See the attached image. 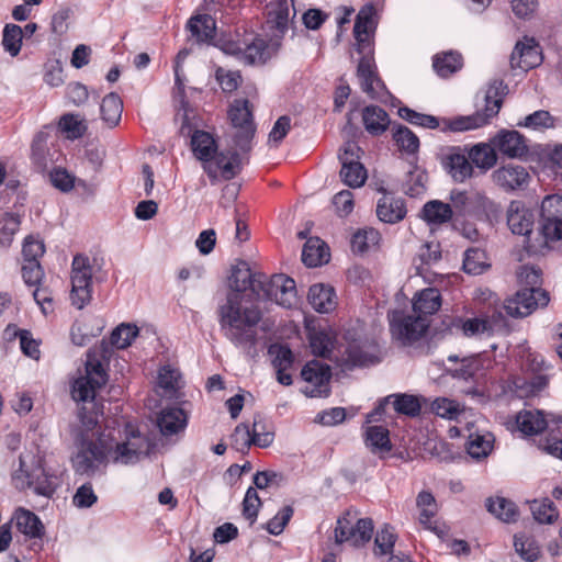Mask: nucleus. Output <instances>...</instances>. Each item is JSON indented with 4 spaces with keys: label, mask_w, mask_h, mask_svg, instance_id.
Here are the masks:
<instances>
[{
    "label": "nucleus",
    "mask_w": 562,
    "mask_h": 562,
    "mask_svg": "<svg viewBox=\"0 0 562 562\" xmlns=\"http://www.w3.org/2000/svg\"><path fill=\"white\" fill-rule=\"evenodd\" d=\"M393 139L400 149L407 154H415L419 148V138L411 131L407 126L402 124H395L392 128Z\"/></svg>",
    "instance_id": "obj_44"
},
{
    "label": "nucleus",
    "mask_w": 562,
    "mask_h": 562,
    "mask_svg": "<svg viewBox=\"0 0 562 562\" xmlns=\"http://www.w3.org/2000/svg\"><path fill=\"white\" fill-rule=\"evenodd\" d=\"M15 520L19 531L25 536L41 538L44 535V526L34 513L20 508L15 512Z\"/></svg>",
    "instance_id": "obj_38"
},
{
    "label": "nucleus",
    "mask_w": 562,
    "mask_h": 562,
    "mask_svg": "<svg viewBox=\"0 0 562 562\" xmlns=\"http://www.w3.org/2000/svg\"><path fill=\"white\" fill-rule=\"evenodd\" d=\"M397 535L392 526L384 524L375 533L374 554L382 557L393 552Z\"/></svg>",
    "instance_id": "obj_45"
},
{
    "label": "nucleus",
    "mask_w": 562,
    "mask_h": 562,
    "mask_svg": "<svg viewBox=\"0 0 562 562\" xmlns=\"http://www.w3.org/2000/svg\"><path fill=\"white\" fill-rule=\"evenodd\" d=\"M348 513L339 517L335 528V542H350L355 547H361L372 538L374 525L371 518H359L356 522Z\"/></svg>",
    "instance_id": "obj_12"
},
{
    "label": "nucleus",
    "mask_w": 562,
    "mask_h": 562,
    "mask_svg": "<svg viewBox=\"0 0 562 562\" xmlns=\"http://www.w3.org/2000/svg\"><path fill=\"white\" fill-rule=\"evenodd\" d=\"M491 90H488L485 97V108L483 112H476L468 116H458L453 120L445 121L443 131L449 130L451 132H464L470 130L479 128L488 123V121L498 114L502 100L491 98Z\"/></svg>",
    "instance_id": "obj_16"
},
{
    "label": "nucleus",
    "mask_w": 562,
    "mask_h": 562,
    "mask_svg": "<svg viewBox=\"0 0 562 562\" xmlns=\"http://www.w3.org/2000/svg\"><path fill=\"white\" fill-rule=\"evenodd\" d=\"M450 200L459 214L471 213L474 211L475 206L481 207L484 211L496 212L498 210V205L494 201L479 191L465 192L452 190L450 193Z\"/></svg>",
    "instance_id": "obj_21"
},
{
    "label": "nucleus",
    "mask_w": 562,
    "mask_h": 562,
    "mask_svg": "<svg viewBox=\"0 0 562 562\" xmlns=\"http://www.w3.org/2000/svg\"><path fill=\"white\" fill-rule=\"evenodd\" d=\"M367 177V170L361 162H348L340 169L341 181L350 188L362 187Z\"/></svg>",
    "instance_id": "obj_47"
},
{
    "label": "nucleus",
    "mask_w": 562,
    "mask_h": 562,
    "mask_svg": "<svg viewBox=\"0 0 562 562\" xmlns=\"http://www.w3.org/2000/svg\"><path fill=\"white\" fill-rule=\"evenodd\" d=\"M19 215L0 211V246L8 247L20 226Z\"/></svg>",
    "instance_id": "obj_54"
},
{
    "label": "nucleus",
    "mask_w": 562,
    "mask_h": 562,
    "mask_svg": "<svg viewBox=\"0 0 562 562\" xmlns=\"http://www.w3.org/2000/svg\"><path fill=\"white\" fill-rule=\"evenodd\" d=\"M134 424H81L77 429L79 451L72 458L76 473L92 476L108 458L133 464L153 447V439L134 429Z\"/></svg>",
    "instance_id": "obj_1"
},
{
    "label": "nucleus",
    "mask_w": 562,
    "mask_h": 562,
    "mask_svg": "<svg viewBox=\"0 0 562 562\" xmlns=\"http://www.w3.org/2000/svg\"><path fill=\"white\" fill-rule=\"evenodd\" d=\"M516 392L520 397L538 394L548 385L546 375H535L530 380L516 378L513 382Z\"/></svg>",
    "instance_id": "obj_51"
},
{
    "label": "nucleus",
    "mask_w": 562,
    "mask_h": 562,
    "mask_svg": "<svg viewBox=\"0 0 562 562\" xmlns=\"http://www.w3.org/2000/svg\"><path fill=\"white\" fill-rule=\"evenodd\" d=\"M422 213L427 223L439 225L450 221L453 211L449 204L432 200L424 205Z\"/></svg>",
    "instance_id": "obj_41"
},
{
    "label": "nucleus",
    "mask_w": 562,
    "mask_h": 562,
    "mask_svg": "<svg viewBox=\"0 0 562 562\" xmlns=\"http://www.w3.org/2000/svg\"><path fill=\"white\" fill-rule=\"evenodd\" d=\"M187 29L196 43L210 44L215 37L216 22L210 14H198L190 18Z\"/></svg>",
    "instance_id": "obj_28"
},
{
    "label": "nucleus",
    "mask_w": 562,
    "mask_h": 562,
    "mask_svg": "<svg viewBox=\"0 0 562 562\" xmlns=\"http://www.w3.org/2000/svg\"><path fill=\"white\" fill-rule=\"evenodd\" d=\"M398 115L411 124L435 130L439 126V120L429 114L418 113L407 106L398 109Z\"/></svg>",
    "instance_id": "obj_58"
},
{
    "label": "nucleus",
    "mask_w": 562,
    "mask_h": 562,
    "mask_svg": "<svg viewBox=\"0 0 562 562\" xmlns=\"http://www.w3.org/2000/svg\"><path fill=\"white\" fill-rule=\"evenodd\" d=\"M469 158L471 164L481 169L487 170L497 161L496 149L492 144H477L470 149Z\"/></svg>",
    "instance_id": "obj_43"
},
{
    "label": "nucleus",
    "mask_w": 562,
    "mask_h": 562,
    "mask_svg": "<svg viewBox=\"0 0 562 562\" xmlns=\"http://www.w3.org/2000/svg\"><path fill=\"white\" fill-rule=\"evenodd\" d=\"M392 336L403 345L420 339L429 327V319L417 313L392 311L387 314Z\"/></svg>",
    "instance_id": "obj_5"
},
{
    "label": "nucleus",
    "mask_w": 562,
    "mask_h": 562,
    "mask_svg": "<svg viewBox=\"0 0 562 562\" xmlns=\"http://www.w3.org/2000/svg\"><path fill=\"white\" fill-rule=\"evenodd\" d=\"M493 182L505 192L525 190L530 181V175L524 166L508 164L493 171Z\"/></svg>",
    "instance_id": "obj_19"
},
{
    "label": "nucleus",
    "mask_w": 562,
    "mask_h": 562,
    "mask_svg": "<svg viewBox=\"0 0 562 562\" xmlns=\"http://www.w3.org/2000/svg\"><path fill=\"white\" fill-rule=\"evenodd\" d=\"M451 328L461 330L467 337H476L484 334L491 335L493 331L492 323L486 318H462L456 317L451 322Z\"/></svg>",
    "instance_id": "obj_37"
},
{
    "label": "nucleus",
    "mask_w": 562,
    "mask_h": 562,
    "mask_svg": "<svg viewBox=\"0 0 562 562\" xmlns=\"http://www.w3.org/2000/svg\"><path fill=\"white\" fill-rule=\"evenodd\" d=\"M153 429H148V424H134V429L139 431L143 436H146L153 439L154 445L146 453H142L140 456L148 454L153 449H155L158 445V441L162 438H170L172 436H178L184 431L187 424H151Z\"/></svg>",
    "instance_id": "obj_29"
},
{
    "label": "nucleus",
    "mask_w": 562,
    "mask_h": 562,
    "mask_svg": "<svg viewBox=\"0 0 562 562\" xmlns=\"http://www.w3.org/2000/svg\"><path fill=\"white\" fill-rule=\"evenodd\" d=\"M495 436L490 431H471L465 442L468 456L475 462L485 461L494 450Z\"/></svg>",
    "instance_id": "obj_26"
},
{
    "label": "nucleus",
    "mask_w": 562,
    "mask_h": 562,
    "mask_svg": "<svg viewBox=\"0 0 562 562\" xmlns=\"http://www.w3.org/2000/svg\"><path fill=\"white\" fill-rule=\"evenodd\" d=\"M336 338L330 331L318 330L310 335V346L312 352L322 358L331 359L335 349Z\"/></svg>",
    "instance_id": "obj_40"
},
{
    "label": "nucleus",
    "mask_w": 562,
    "mask_h": 562,
    "mask_svg": "<svg viewBox=\"0 0 562 562\" xmlns=\"http://www.w3.org/2000/svg\"><path fill=\"white\" fill-rule=\"evenodd\" d=\"M542 61V56L539 45L533 38L525 37L516 44L512 56L510 63L513 67H519L528 70L539 66Z\"/></svg>",
    "instance_id": "obj_24"
},
{
    "label": "nucleus",
    "mask_w": 562,
    "mask_h": 562,
    "mask_svg": "<svg viewBox=\"0 0 562 562\" xmlns=\"http://www.w3.org/2000/svg\"><path fill=\"white\" fill-rule=\"evenodd\" d=\"M263 284L265 274L252 273L246 261H239L228 278L226 302L220 307V324L224 336L251 358L258 355L256 326L261 319V312L248 303L261 297Z\"/></svg>",
    "instance_id": "obj_2"
},
{
    "label": "nucleus",
    "mask_w": 562,
    "mask_h": 562,
    "mask_svg": "<svg viewBox=\"0 0 562 562\" xmlns=\"http://www.w3.org/2000/svg\"><path fill=\"white\" fill-rule=\"evenodd\" d=\"M139 329L134 324L122 323L113 329L110 336V342L112 346L119 349H125L133 340L138 336Z\"/></svg>",
    "instance_id": "obj_46"
},
{
    "label": "nucleus",
    "mask_w": 562,
    "mask_h": 562,
    "mask_svg": "<svg viewBox=\"0 0 562 562\" xmlns=\"http://www.w3.org/2000/svg\"><path fill=\"white\" fill-rule=\"evenodd\" d=\"M530 509L533 518L540 524H552L559 517L558 509L549 498H544L543 501H533Z\"/></svg>",
    "instance_id": "obj_52"
},
{
    "label": "nucleus",
    "mask_w": 562,
    "mask_h": 562,
    "mask_svg": "<svg viewBox=\"0 0 562 562\" xmlns=\"http://www.w3.org/2000/svg\"><path fill=\"white\" fill-rule=\"evenodd\" d=\"M426 175L423 170L414 167L406 175V180L403 183V190L406 194L415 196L420 194L425 189Z\"/></svg>",
    "instance_id": "obj_64"
},
{
    "label": "nucleus",
    "mask_w": 562,
    "mask_h": 562,
    "mask_svg": "<svg viewBox=\"0 0 562 562\" xmlns=\"http://www.w3.org/2000/svg\"><path fill=\"white\" fill-rule=\"evenodd\" d=\"M308 303L318 313H329L335 310L336 294L331 286L322 283L310 288L307 295Z\"/></svg>",
    "instance_id": "obj_30"
},
{
    "label": "nucleus",
    "mask_w": 562,
    "mask_h": 562,
    "mask_svg": "<svg viewBox=\"0 0 562 562\" xmlns=\"http://www.w3.org/2000/svg\"><path fill=\"white\" fill-rule=\"evenodd\" d=\"M362 439L366 448L379 459H385L393 449L390 430L383 425L367 426Z\"/></svg>",
    "instance_id": "obj_22"
},
{
    "label": "nucleus",
    "mask_w": 562,
    "mask_h": 562,
    "mask_svg": "<svg viewBox=\"0 0 562 562\" xmlns=\"http://www.w3.org/2000/svg\"><path fill=\"white\" fill-rule=\"evenodd\" d=\"M541 234L546 244L562 239V196L551 195L542 201Z\"/></svg>",
    "instance_id": "obj_15"
},
{
    "label": "nucleus",
    "mask_w": 562,
    "mask_h": 562,
    "mask_svg": "<svg viewBox=\"0 0 562 562\" xmlns=\"http://www.w3.org/2000/svg\"><path fill=\"white\" fill-rule=\"evenodd\" d=\"M305 383L303 393L310 397L327 396L330 392L331 369L319 360L308 361L301 371Z\"/></svg>",
    "instance_id": "obj_14"
},
{
    "label": "nucleus",
    "mask_w": 562,
    "mask_h": 562,
    "mask_svg": "<svg viewBox=\"0 0 562 562\" xmlns=\"http://www.w3.org/2000/svg\"><path fill=\"white\" fill-rule=\"evenodd\" d=\"M518 281L522 289L542 290V271L535 266H522L517 272Z\"/></svg>",
    "instance_id": "obj_63"
},
{
    "label": "nucleus",
    "mask_w": 562,
    "mask_h": 562,
    "mask_svg": "<svg viewBox=\"0 0 562 562\" xmlns=\"http://www.w3.org/2000/svg\"><path fill=\"white\" fill-rule=\"evenodd\" d=\"M441 258V251L439 244L435 243H426L424 244L418 251V259L420 260V265L417 266V273L423 276L424 271H426V267H429L436 262H438Z\"/></svg>",
    "instance_id": "obj_60"
},
{
    "label": "nucleus",
    "mask_w": 562,
    "mask_h": 562,
    "mask_svg": "<svg viewBox=\"0 0 562 562\" xmlns=\"http://www.w3.org/2000/svg\"><path fill=\"white\" fill-rule=\"evenodd\" d=\"M92 267L88 257L76 255L71 263V293L72 305L83 308L92 297Z\"/></svg>",
    "instance_id": "obj_9"
},
{
    "label": "nucleus",
    "mask_w": 562,
    "mask_h": 562,
    "mask_svg": "<svg viewBox=\"0 0 562 562\" xmlns=\"http://www.w3.org/2000/svg\"><path fill=\"white\" fill-rule=\"evenodd\" d=\"M380 234L373 228L359 229L352 235L351 248L353 252L363 254L379 243Z\"/></svg>",
    "instance_id": "obj_53"
},
{
    "label": "nucleus",
    "mask_w": 562,
    "mask_h": 562,
    "mask_svg": "<svg viewBox=\"0 0 562 562\" xmlns=\"http://www.w3.org/2000/svg\"><path fill=\"white\" fill-rule=\"evenodd\" d=\"M13 481L16 487L33 488L35 494L47 498L53 496L58 486L57 477L48 474L40 463L31 472L25 469V460L22 457H20V469L13 475Z\"/></svg>",
    "instance_id": "obj_10"
},
{
    "label": "nucleus",
    "mask_w": 562,
    "mask_h": 562,
    "mask_svg": "<svg viewBox=\"0 0 562 562\" xmlns=\"http://www.w3.org/2000/svg\"><path fill=\"white\" fill-rule=\"evenodd\" d=\"M487 510L504 522L516 521L518 510L515 503L504 497L488 498Z\"/></svg>",
    "instance_id": "obj_42"
},
{
    "label": "nucleus",
    "mask_w": 562,
    "mask_h": 562,
    "mask_svg": "<svg viewBox=\"0 0 562 562\" xmlns=\"http://www.w3.org/2000/svg\"><path fill=\"white\" fill-rule=\"evenodd\" d=\"M268 355L277 372V380L282 385L292 384V375L288 372L294 362L291 349L286 345L272 344L268 348Z\"/></svg>",
    "instance_id": "obj_25"
},
{
    "label": "nucleus",
    "mask_w": 562,
    "mask_h": 562,
    "mask_svg": "<svg viewBox=\"0 0 562 562\" xmlns=\"http://www.w3.org/2000/svg\"><path fill=\"white\" fill-rule=\"evenodd\" d=\"M485 254L479 248H470L464 252L463 270L469 274H480L485 268Z\"/></svg>",
    "instance_id": "obj_59"
},
{
    "label": "nucleus",
    "mask_w": 562,
    "mask_h": 562,
    "mask_svg": "<svg viewBox=\"0 0 562 562\" xmlns=\"http://www.w3.org/2000/svg\"><path fill=\"white\" fill-rule=\"evenodd\" d=\"M374 15V7L366 4L360 9L356 18L353 35L357 41V52L361 55L357 68V77L364 93L371 99L384 101L389 95V91L378 76L371 42V34L375 30Z\"/></svg>",
    "instance_id": "obj_3"
},
{
    "label": "nucleus",
    "mask_w": 562,
    "mask_h": 562,
    "mask_svg": "<svg viewBox=\"0 0 562 562\" xmlns=\"http://www.w3.org/2000/svg\"><path fill=\"white\" fill-rule=\"evenodd\" d=\"M22 27L16 24H7L3 30L2 45L11 56H16L22 46Z\"/></svg>",
    "instance_id": "obj_55"
},
{
    "label": "nucleus",
    "mask_w": 562,
    "mask_h": 562,
    "mask_svg": "<svg viewBox=\"0 0 562 562\" xmlns=\"http://www.w3.org/2000/svg\"><path fill=\"white\" fill-rule=\"evenodd\" d=\"M224 52L236 55L245 63L252 65L257 63H265L267 59V45L261 38L254 40L250 44L241 47L236 44H226Z\"/></svg>",
    "instance_id": "obj_27"
},
{
    "label": "nucleus",
    "mask_w": 562,
    "mask_h": 562,
    "mask_svg": "<svg viewBox=\"0 0 562 562\" xmlns=\"http://www.w3.org/2000/svg\"><path fill=\"white\" fill-rule=\"evenodd\" d=\"M406 209L404 201L390 195H383L376 204V215L384 223H396L404 218Z\"/></svg>",
    "instance_id": "obj_32"
},
{
    "label": "nucleus",
    "mask_w": 562,
    "mask_h": 562,
    "mask_svg": "<svg viewBox=\"0 0 562 562\" xmlns=\"http://www.w3.org/2000/svg\"><path fill=\"white\" fill-rule=\"evenodd\" d=\"M329 260V252L326 244L319 238H310L302 250V261L307 267H318Z\"/></svg>",
    "instance_id": "obj_35"
},
{
    "label": "nucleus",
    "mask_w": 562,
    "mask_h": 562,
    "mask_svg": "<svg viewBox=\"0 0 562 562\" xmlns=\"http://www.w3.org/2000/svg\"><path fill=\"white\" fill-rule=\"evenodd\" d=\"M346 355V362L350 367H364L376 362L375 357L364 350V347L359 342L349 344Z\"/></svg>",
    "instance_id": "obj_57"
},
{
    "label": "nucleus",
    "mask_w": 562,
    "mask_h": 562,
    "mask_svg": "<svg viewBox=\"0 0 562 562\" xmlns=\"http://www.w3.org/2000/svg\"><path fill=\"white\" fill-rule=\"evenodd\" d=\"M446 168L448 173L457 182H463L472 176L473 167L469 156L463 154H451L447 158Z\"/></svg>",
    "instance_id": "obj_39"
},
{
    "label": "nucleus",
    "mask_w": 562,
    "mask_h": 562,
    "mask_svg": "<svg viewBox=\"0 0 562 562\" xmlns=\"http://www.w3.org/2000/svg\"><path fill=\"white\" fill-rule=\"evenodd\" d=\"M428 406L430 407L431 413L440 418L449 420L458 418V415L461 412L459 403L447 397H438L431 403L429 402Z\"/></svg>",
    "instance_id": "obj_56"
},
{
    "label": "nucleus",
    "mask_w": 562,
    "mask_h": 562,
    "mask_svg": "<svg viewBox=\"0 0 562 562\" xmlns=\"http://www.w3.org/2000/svg\"><path fill=\"white\" fill-rule=\"evenodd\" d=\"M122 112L123 101L119 94L110 92L102 99L100 113L102 121L108 127L113 128L120 123Z\"/></svg>",
    "instance_id": "obj_36"
},
{
    "label": "nucleus",
    "mask_w": 562,
    "mask_h": 562,
    "mask_svg": "<svg viewBox=\"0 0 562 562\" xmlns=\"http://www.w3.org/2000/svg\"><path fill=\"white\" fill-rule=\"evenodd\" d=\"M549 301L550 296L546 290L520 289L505 301L504 308L512 317H526L538 307H546Z\"/></svg>",
    "instance_id": "obj_13"
},
{
    "label": "nucleus",
    "mask_w": 562,
    "mask_h": 562,
    "mask_svg": "<svg viewBox=\"0 0 562 562\" xmlns=\"http://www.w3.org/2000/svg\"><path fill=\"white\" fill-rule=\"evenodd\" d=\"M496 151L510 159H521L529 153L527 140L515 130H502L492 139Z\"/></svg>",
    "instance_id": "obj_20"
},
{
    "label": "nucleus",
    "mask_w": 562,
    "mask_h": 562,
    "mask_svg": "<svg viewBox=\"0 0 562 562\" xmlns=\"http://www.w3.org/2000/svg\"><path fill=\"white\" fill-rule=\"evenodd\" d=\"M260 299L274 301L283 307H291L296 301L294 280L282 274L274 276L270 280L266 277Z\"/></svg>",
    "instance_id": "obj_18"
},
{
    "label": "nucleus",
    "mask_w": 562,
    "mask_h": 562,
    "mask_svg": "<svg viewBox=\"0 0 562 562\" xmlns=\"http://www.w3.org/2000/svg\"><path fill=\"white\" fill-rule=\"evenodd\" d=\"M108 374L101 361L91 352L87 355L86 374L75 380L71 396L76 402L92 401L97 390L105 385Z\"/></svg>",
    "instance_id": "obj_6"
},
{
    "label": "nucleus",
    "mask_w": 562,
    "mask_h": 562,
    "mask_svg": "<svg viewBox=\"0 0 562 562\" xmlns=\"http://www.w3.org/2000/svg\"><path fill=\"white\" fill-rule=\"evenodd\" d=\"M482 368V363L480 358L476 356L462 358L460 361V366L453 370H451V374L454 378L462 379L468 381L470 379H474L475 375Z\"/></svg>",
    "instance_id": "obj_62"
},
{
    "label": "nucleus",
    "mask_w": 562,
    "mask_h": 562,
    "mask_svg": "<svg viewBox=\"0 0 562 562\" xmlns=\"http://www.w3.org/2000/svg\"><path fill=\"white\" fill-rule=\"evenodd\" d=\"M362 121L367 132L373 136L383 134L390 125L389 114L378 105L366 106Z\"/></svg>",
    "instance_id": "obj_34"
},
{
    "label": "nucleus",
    "mask_w": 562,
    "mask_h": 562,
    "mask_svg": "<svg viewBox=\"0 0 562 562\" xmlns=\"http://www.w3.org/2000/svg\"><path fill=\"white\" fill-rule=\"evenodd\" d=\"M232 447L244 452L251 446L269 447L274 440L270 424H238L231 436Z\"/></svg>",
    "instance_id": "obj_11"
},
{
    "label": "nucleus",
    "mask_w": 562,
    "mask_h": 562,
    "mask_svg": "<svg viewBox=\"0 0 562 562\" xmlns=\"http://www.w3.org/2000/svg\"><path fill=\"white\" fill-rule=\"evenodd\" d=\"M441 306V294L435 288H427L416 293L413 299V312L429 319Z\"/></svg>",
    "instance_id": "obj_31"
},
{
    "label": "nucleus",
    "mask_w": 562,
    "mask_h": 562,
    "mask_svg": "<svg viewBox=\"0 0 562 562\" xmlns=\"http://www.w3.org/2000/svg\"><path fill=\"white\" fill-rule=\"evenodd\" d=\"M228 117L233 127L236 128L235 146L241 151H248L256 131L250 102L247 99L234 100L228 111Z\"/></svg>",
    "instance_id": "obj_8"
},
{
    "label": "nucleus",
    "mask_w": 562,
    "mask_h": 562,
    "mask_svg": "<svg viewBox=\"0 0 562 562\" xmlns=\"http://www.w3.org/2000/svg\"><path fill=\"white\" fill-rule=\"evenodd\" d=\"M390 403L398 415L417 418L423 408L428 407L429 400L423 395L408 393L390 394L381 398L374 409L367 414L366 422H374L375 417L382 418L385 414L386 405Z\"/></svg>",
    "instance_id": "obj_7"
},
{
    "label": "nucleus",
    "mask_w": 562,
    "mask_h": 562,
    "mask_svg": "<svg viewBox=\"0 0 562 562\" xmlns=\"http://www.w3.org/2000/svg\"><path fill=\"white\" fill-rule=\"evenodd\" d=\"M535 220V212L526 207L521 202L513 201L509 204L507 225L513 234L520 235L525 238L524 247L527 251L533 250V246L529 243V236L532 233Z\"/></svg>",
    "instance_id": "obj_17"
},
{
    "label": "nucleus",
    "mask_w": 562,
    "mask_h": 562,
    "mask_svg": "<svg viewBox=\"0 0 562 562\" xmlns=\"http://www.w3.org/2000/svg\"><path fill=\"white\" fill-rule=\"evenodd\" d=\"M180 132L182 135H190V145L193 156L202 162L203 170L209 178L216 180V168H214L212 160L215 159L218 154V146L214 136L202 130L192 131L187 115H184Z\"/></svg>",
    "instance_id": "obj_4"
},
{
    "label": "nucleus",
    "mask_w": 562,
    "mask_h": 562,
    "mask_svg": "<svg viewBox=\"0 0 562 562\" xmlns=\"http://www.w3.org/2000/svg\"><path fill=\"white\" fill-rule=\"evenodd\" d=\"M416 504L420 510V522L423 525L429 524L437 513V503L434 495L430 492L423 491L417 495Z\"/></svg>",
    "instance_id": "obj_61"
},
{
    "label": "nucleus",
    "mask_w": 562,
    "mask_h": 562,
    "mask_svg": "<svg viewBox=\"0 0 562 562\" xmlns=\"http://www.w3.org/2000/svg\"><path fill=\"white\" fill-rule=\"evenodd\" d=\"M293 0H271L267 5V25L273 37L280 40L289 29L290 7Z\"/></svg>",
    "instance_id": "obj_23"
},
{
    "label": "nucleus",
    "mask_w": 562,
    "mask_h": 562,
    "mask_svg": "<svg viewBox=\"0 0 562 562\" xmlns=\"http://www.w3.org/2000/svg\"><path fill=\"white\" fill-rule=\"evenodd\" d=\"M514 547L519 557L527 562H533L540 557V547L532 537L515 535Z\"/></svg>",
    "instance_id": "obj_48"
},
{
    "label": "nucleus",
    "mask_w": 562,
    "mask_h": 562,
    "mask_svg": "<svg viewBox=\"0 0 562 562\" xmlns=\"http://www.w3.org/2000/svg\"><path fill=\"white\" fill-rule=\"evenodd\" d=\"M59 128L69 139H77L85 135L87 124L78 114L67 113L59 120Z\"/></svg>",
    "instance_id": "obj_49"
},
{
    "label": "nucleus",
    "mask_w": 562,
    "mask_h": 562,
    "mask_svg": "<svg viewBox=\"0 0 562 562\" xmlns=\"http://www.w3.org/2000/svg\"><path fill=\"white\" fill-rule=\"evenodd\" d=\"M213 166L216 168V172L221 171L223 179L231 180L241 171L243 159L237 150H223L216 155Z\"/></svg>",
    "instance_id": "obj_33"
},
{
    "label": "nucleus",
    "mask_w": 562,
    "mask_h": 562,
    "mask_svg": "<svg viewBox=\"0 0 562 562\" xmlns=\"http://www.w3.org/2000/svg\"><path fill=\"white\" fill-rule=\"evenodd\" d=\"M432 66L439 76L448 77L462 67V58L458 53H445L442 56H435Z\"/></svg>",
    "instance_id": "obj_50"
}]
</instances>
